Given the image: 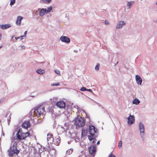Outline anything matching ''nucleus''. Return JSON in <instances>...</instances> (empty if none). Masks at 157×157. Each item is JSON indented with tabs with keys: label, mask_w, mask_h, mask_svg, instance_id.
<instances>
[{
	"label": "nucleus",
	"mask_w": 157,
	"mask_h": 157,
	"mask_svg": "<svg viewBox=\"0 0 157 157\" xmlns=\"http://www.w3.org/2000/svg\"><path fill=\"white\" fill-rule=\"evenodd\" d=\"M75 124L78 127H82L85 124V121L83 118L78 116L73 120Z\"/></svg>",
	"instance_id": "nucleus-1"
},
{
	"label": "nucleus",
	"mask_w": 157,
	"mask_h": 157,
	"mask_svg": "<svg viewBox=\"0 0 157 157\" xmlns=\"http://www.w3.org/2000/svg\"><path fill=\"white\" fill-rule=\"evenodd\" d=\"M30 133L27 132L26 133H23L21 128L19 129L16 134L17 139L19 140L25 139L29 136Z\"/></svg>",
	"instance_id": "nucleus-2"
},
{
	"label": "nucleus",
	"mask_w": 157,
	"mask_h": 157,
	"mask_svg": "<svg viewBox=\"0 0 157 157\" xmlns=\"http://www.w3.org/2000/svg\"><path fill=\"white\" fill-rule=\"evenodd\" d=\"M139 129L140 135L143 141H144L145 139V132L144 127V124L140 122L139 124Z\"/></svg>",
	"instance_id": "nucleus-3"
},
{
	"label": "nucleus",
	"mask_w": 157,
	"mask_h": 157,
	"mask_svg": "<svg viewBox=\"0 0 157 157\" xmlns=\"http://www.w3.org/2000/svg\"><path fill=\"white\" fill-rule=\"evenodd\" d=\"M52 9V6L48 7L47 9L46 8H42L40 11V16H43L45 14L47 13L50 12Z\"/></svg>",
	"instance_id": "nucleus-4"
},
{
	"label": "nucleus",
	"mask_w": 157,
	"mask_h": 157,
	"mask_svg": "<svg viewBox=\"0 0 157 157\" xmlns=\"http://www.w3.org/2000/svg\"><path fill=\"white\" fill-rule=\"evenodd\" d=\"M46 114V111L44 107L40 105V120L41 119H43L41 121H40V123L43 121Z\"/></svg>",
	"instance_id": "nucleus-5"
},
{
	"label": "nucleus",
	"mask_w": 157,
	"mask_h": 157,
	"mask_svg": "<svg viewBox=\"0 0 157 157\" xmlns=\"http://www.w3.org/2000/svg\"><path fill=\"white\" fill-rule=\"evenodd\" d=\"M17 148H10L8 150L9 155V156L12 157L14 154H18L19 152V151L17 149Z\"/></svg>",
	"instance_id": "nucleus-6"
},
{
	"label": "nucleus",
	"mask_w": 157,
	"mask_h": 157,
	"mask_svg": "<svg viewBox=\"0 0 157 157\" xmlns=\"http://www.w3.org/2000/svg\"><path fill=\"white\" fill-rule=\"evenodd\" d=\"M98 129L93 125H89V132L91 136L92 135H95V133H96Z\"/></svg>",
	"instance_id": "nucleus-7"
},
{
	"label": "nucleus",
	"mask_w": 157,
	"mask_h": 157,
	"mask_svg": "<svg viewBox=\"0 0 157 157\" xmlns=\"http://www.w3.org/2000/svg\"><path fill=\"white\" fill-rule=\"evenodd\" d=\"M135 117L133 115H130L128 118L127 122L129 125L133 124L135 122Z\"/></svg>",
	"instance_id": "nucleus-8"
},
{
	"label": "nucleus",
	"mask_w": 157,
	"mask_h": 157,
	"mask_svg": "<svg viewBox=\"0 0 157 157\" xmlns=\"http://www.w3.org/2000/svg\"><path fill=\"white\" fill-rule=\"evenodd\" d=\"M60 39L62 42L66 43H69L71 41V40L70 38L65 36H61Z\"/></svg>",
	"instance_id": "nucleus-9"
},
{
	"label": "nucleus",
	"mask_w": 157,
	"mask_h": 157,
	"mask_svg": "<svg viewBox=\"0 0 157 157\" xmlns=\"http://www.w3.org/2000/svg\"><path fill=\"white\" fill-rule=\"evenodd\" d=\"M56 105L59 108H64L66 106V103L63 101H60L56 103Z\"/></svg>",
	"instance_id": "nucleus-10"
},
{
	"label": "nucleus",
	"mask_w": 157,
	"mask_h": 157,
	"mask_svg": "<svg viewBox=\"0 0 157 157\" xmlns=\"http://www.w3.org/2000/svg\"><path fill=\"white\" fill-rule=\"evenodd\" d=\"M126 24L125 22L123 21H120L117 24L116 28L117 29H120Z\"/></svg>",
	"instance_id": "nucleus-11"
},
{
	"label": "nucleus",
	"mask_w": 157,
	"mask_h": 157,
	"mask_svg": "<svg viewBox=\"0 0 157 157\" xmlns=\"http://www.w3.org/2000/svg\"><path fill=\"white\" fill-rule=\"evenodd\" d=\"M88 150L89 153L94 157L96 151V148H88Z\"/></svg>",
	"instance_id": "nucleus-12"
},
{
	"label": "nucleus",
	"mask_w": 157,
	"mask_h": 157,
	"mask_svg": "<svg viewBox=\"0 0 157 157\" xmlns=\"http://www.w3.org/2000/svg\"><path fill=\"white\" fill-rule=\"evenodd\" d=\"M47 136V140L48 144H49V143L50 144L52 143L53 140V139L52 137L53 136L52 134L51 133L48 134Z\"/></svg>",
	"instance_id": "nucleus-13"
},
{
	"label": "nucleus",
	"mask_w": 157,
	"mask_h": 157,
	"mask_svg": "<svg viewBox=\"0 0 157 157\" xmlns=\"http://www.w3.org/2000/svg\"><path fill=\"white\" fill-rule=\"evenodd\" d=\"M22 126V127L27 128L30 127V124L29 121H25L23 123Z\"/></svg>",
	"instance_id": "nucleus-14"
},
{
	"label": "nucleus",
	"mask_w": 157,
	"mask_h": 157,
	"mask_svg": "<svg viewBox=\"0 0 157 157\" xmlns=\"http://www.w3.org/2000/svg\"><path fill=\"white\" fill-rule=\"evenodd\" d=\"M135 77L137 83L139 85H141L142 82V80L140 77L138 75H136Z\"/></svg>",
	"instance_id": "nucleus-15"
},
{
	"label": "nucleus",
	"mask_w": 157,
	"mask_h": 157,
	"mask_svg": "<svg viewBox=\"0 0 157 157\" xmlns=\"http://www.w3.org/2000/svg\"><path fill=\"white\" fill-rule=\"evenodd\" d=\"M39 107H36L33 109L32 110V112H33V115H35L37 117L39 116V112L38 110Z\"/></svg>",
	"instance_id": "nucleus-16"
},
{
	"label": "nucleus",
	"mask_w": 157,
	"mask_h": 157,
	"mask_svg": "<svg viewBox=\"0 0 157 157\" xmlns=\"http://www.w3.org/2000/svg\"><path fill=\"white\" fill-rule=\"evenodd\" d=\"M48 152L52 156H54L55 155L56 150L54 148H52L49 150Z\"/></svg>",
	"instance_id": "nucleus-17"
},
{
	"label": "nucleus",
	"mask_w": 157,
	"mask_h": 157,
	"mask_svg": "<svg viewBox=\"0 0 157 157\" xmlns=\"http://www.w3.org/2000/svg\"><path fill=\"white\" fill-rule=\"evenodd\" d=\"M23 19L22 17L19 16L17 17V21H16V23L17 25H21V20Z\"/></svg>",
	"instance_id": "nucleus-18"
},
{
	"label": "nucleus",
	"mask_w": 157,
	"mask_h": 157,
	"mask_svg": "<svg viewBox=\"0 0 157 157\" xmlns=\"http://www.w3.org/2000/svg\"><path fill=\"white\" fill-rule=\"evenodd\" d=\"M135 3V2L132 1L131 2H128L127 3V9H129Z\"/></svg>",
	"instance_id": "nucleus-19"
},
{
	"label": "nucleus",
	"mask_w": 157,
	"mask_h": 157,
	"mask_svg": "<svg viewBox=\"0 0 157 157\" xmlns=\"http://www.w3.org/2000/svg\"><path fill=\"white\" fill-rule=\"evenodd\" d=\"M10 27V25L9 24L0 25V28L3 29H6L9 28Z\"/></svg>",
	"instance_id": "nucleus-20"
},
{
	"label": "nucleus",
	"mask_w": 157,
	"mask_h": 157,
	"mask_svg": "<svg viewBox=\"0 0 157 157\" xmlns=\"http://www.w3.org/2000/svg\"><path fill=\"white\" fill-rule=\"evenodd\" d=\"M87 133V130L83 128H82V136L84 137L86 136Z\"/></svg>",
	"instance_id": "nucleus-21"
},
{
	"label": "nucleus",
	"mask_w": 157,
	"mask_h": 157,
	"mask_svg": "<svg viewBox=\"0 0 157 157\" xmlns=\"http://www.w3.org/2000/svg\"><path fill=\"white\" fill-rule=\"evenodd\" d=\"M78 112L79 114L80 113H82V112L86 114V117H87L89 118V116L87 114V113L85 112V111L83 109H81L80 108H78Z\"/></svg>",
	"instance_id": "nucleus-22"
},
{
	"label": "nucleus",
	"mask_w": 157,
	"mask_h": 157,
	"mask_svg": "<svg viewBox=\"0 0 157 157\" xmlns=\"http://www.w3.org/2000/svg\"><path fill=\"white\" fill-rule=\"evenodd\" d=\"M73 151V149L72 148H70L68 149V150H67L66 151V155H71Z\"/></svg>",
	"instance_id": "nucleus-23"
},
{
	"label": "nucleus",
	"mask_w": 157,
	"mask_h": 157,
	"mask_svg": "<svg viewBox=\"0 0 157 157\" xmlns=\"http://www.w3.org/2000/svg\"><path fill=\"white\" fill-rule=\"evenodd\" d=\"M140 103V101L137 98H135L132 101V103L136 105H138Z\"/></svg>",
	"instance_id": "nucleus-24"
},
{
	"label": "nucleus",
	"mask_w": 157,
	"mask_h": 157,
	"mask_svg": "<svg viewBox=\"0 0 157 157\" xmlns=\"http://www.w3.org/2000/svg\"><path fill=\"white\" fill-rule=\"evenodd\" d=\"M73 92L74 93H76L78 94V96H81L83 94L81 93L80 91H78L77 90L73 89Z\"/></svg>",
	"instance_id": "nucleus-25"
},
{
	"label": "nucleus",
	"mask_w": 157,
	"mask_h": 157,
	"mask_svg": "<svg viewBox=\"0 0 157 157\" xmlns=\"http://www.w3.org/2000/svg\"><path fill=\"white\" fill-rule=\"evenodd\" d=\"M96 134H96L95 135H92V136L90 135V136H88V138L89 140L90 141H91L92 140L94 139V137L95 138L96 137H97V136H96Z\"/></svg>",
	"instance_id": "nucleus-26"
},
{
	"label": "nucleus",
	"mask_w": 157,
	"mask_h": 157,
	"mask_svg": "<svg viewBox=\"0 0 157 157\" xmlns=\"http://www.w3.org/2000/svg\"><path fill=\"white\" fill-rule=\"evenodd\" d=\"M42 2L45 4H49L52 1V0H41Z\"/></svg>",
	"instance_id": "nucleus-27"
},
{
	"label": "nucleus",
	"mask_w": 157,
	"mask_h": 157,
	"mask_svg": "<svg viewBox=\"0 0 157 157\" xmlns=\"http://www.w3.org/2000/svg\"><path fill=\"white\" fill-rule=\"evenodd\" d=\"M60 143V140L59 138H57V139L56 142V143H54V144H55L56 146H58L59 145Z\"/></svg>",
	"instance_id": "nucleus-28"
},
{
	"label": "nucleus",
	"mask_w": 157,
	"mask_h": 157,
	"mask_svg": "<svg viewBox=\"0 0 157 157\" xmlns=\"http://www.w3.org/2000/svg\"><path fill=\"white\" fill-rule=\"evenodd\" d=\"M64 126L66 127V128H63V127H61V128H63L64 129V131H65L68 128V126H67V124L66 123H64Z\"/></svg>",
	"instance_id": "nucleus-29"
},
{
	"label": "nucleus",
	"mask_w": 157,
	"mask_h": 157,
	"mask_svg": "<svg viewBox=\"0 0 157 157\" xmlns=\"http://www.w3.org/2000/svg\"><path fill=\"white\" fill-rule=\"evenodd\" d=\"M99 66H100V64L99 63L98 64H97V65H96L95 67V70L97 71H98V70L99 69Z\"/></svg>",
	"instance_id": "nucleus-30"
},
{
	"label": "nucleus",
	"mask_w": 157,
	"mask_h": 157,
	"mask_svg": "<svg viewBox=\"0 0 157 157\" xmlns=\"http://www.w3.org/2000/svg\"><path fill=\"white\" fill-rule=\"evenodd\" d=\"M24 37V36H21L16 37H15V39L16 40H18L19 39H20V40H22L23 38V37Z\"/></svg>",
	"instance_id": "nucleus-31"
},
{
	"label": "nucleus",
	"mask_w": 157,
	"mask_h": 157,
	"mask_svg": "<svg viewBox=\"0 0 157 157\" xmlns=\"http://www.w3.org/2000/svg\"><path fill=\"white\" fill-rule=\"evenodd\" d=\"M51 86H58L59 85V83H53V84H51Z\"/></svg>",
	"instance_id": "nucleus-32"
},
{
	"label": "nucleus",
	"mask_w": 157,
	"mask_h": 157,
	"mask_svg": "<svg viewBox=\"0 0 157 157\" xmlns=\"http://www.w3.org/2000/svg\"><path fill=\"white\" fill-rule=\"evenodd\" d=\"M80 90L81 91H86V88L85 87L83 86L80 89Z\"/></svg>",
	"instance_id": "nucleus-33"
},
{
	"label": "nucleus",
	"mask_w": 157,
	"mask_h": 157,
	"mask_svg": "<svg viewBox=\"0 0 157 157\" xmlns=\"http://www.w3.org/2000/svg\"><path fill=\"white\" fill-rule=\"evenodd\" d=\"M15 3V0H11L10 5H12Z\"/></svg>",
	"instance_id": "nucleus-34"
},
{
	"label": "nucleus",
	"mask_w": 157,
	"mask_h": 157,
	"mask_svg": "<svg viewBox=\"0 0 157 157\" xmlns=\"http://www.w3.org/2000/svg\"><path fill=\"white\" fill-rule=\"evenodd\" d=\"M54 72L56 74H59L60 73V71L58 70H55Z\"/></svg>",
	"instance_id": "nucleus-35"
},
{
	"label": "nucleus",
	"mask_w": 157,
	"mask_h": 157,
	"mask_svg": "<svg viewBox=\"0 0 157 157\" xmlns=\"http://www.w3.org/2000/svg\"><path fill=\"white\" fill-rule=\"evenodd\" d=\"M45 73V71L44 70L40 69V74H43Z\"/></svg>",
	"instance_id": "nucleus-36"
},
{
	"label": "nucleus",
	"mask_w": 157,
	"mask_h": 157,
	"mask_svg": "<svg viewBox=\"0 0 157 157\" xmlns=\"http://www.w3.org/2000/svg\"><path fill=\"white\" fill-rule=\"evenodd\" d=\"M122 146V142L121 141H120L118 143V147H121Z\"/></svg>",
	"instance_id": "nucleus-37"
},
{
	"label": "nucleus",
	"mask_w": 157,
	"mask_h": 157,
	"mask_svg": "<svg viewBox=\"0 0 157 157\" xmlns=\"http://www.w3.org/2000/svg\"><path fill=\"white\" fill-rule=\"evenodd\" d=\"M109 157H116V156L112 154V153H111L109 154Z\"/></svg>",
	"instance_id": "nucleus-38"
},
{
	"label": "nucleus",
	"mask_w": 157,
	"mask_h": 157,
	"mask_svg": "<svg viewBox=\"0 0 157 157\" xmlns=\"http://www.w3.org/2000/svg\"><path fill=\"white\" fill-rule=\"evenodd\" d=\"M105 24L107 25H108L109 24V22L107 20H105Z\"/></svg>",
	"instance_id": "nucleus-39"
},
{
	"label": "nucleus",
	"mask_w": 157,
	"mask_h": 157,
	"mask_svg": "<svg viewBox=\"0 0 157 157\" xmlns=\"http://www.w3.org/2000/svg\"><path fill=\"white\" fill-rule=\"evenodd\" d=\"M86 91H88L90 92H91V93H93L92 90L90 89H86Z\"/></svg>",
	"instance_id": "nucleus-40"
},
{
	"label": "nucleus",
	"mask_w": 157,
	"mask_h": 157,
	"mask_svg": "<svg viewBox=\"0 0 157 157\" xmlns=\"http://www.w3.org/2000/svg\"><path fill=\"white\" fill-rule=\"evenodd\" d=\"M74 107L77 109H78L79 108L78 106L77 105H74Z\"/></svg>",
	"instance_id": "nucleus-41"
},
{
	"label": "nucleus",
	"mask_w": 157,
	"mask_h": 157,
	"mask_svg": "<svg viewBox=\"0 0 157 157\" xmlns=\"http://www.w3.org/2000/svg\"><path fill=\"white\" fill-rule=\"evenodd\" d=\"M26 33H27V32L26 31L25 32L24 35H23V36H25V35L26 34Z\"/></svg>",
	"instance_id": "nucleus-42"
},
{
	"label": "nucleus",
	"mask_w": 157,
	"mask_h": 157,
	"mask_svg": "<svg viewBox=\"0 0 157 157\" xmlns=\"http://www.w3.org/2000/svg\"><path fill=\"white\" fill-rule=\"evenodd\" d=\"M36 72L38 74H39V69H38L37 70Z\"/></svg>",
	"instance_id": "nucleus-43"
},
{
	"label": "nucleus",
	"mask_w": 157,
	"mask_h": 157,
	"mask_svg": "<svg viewBox=\"0 0 157 157\" xmlns=\"http://www.w3.org/2000/svg\"><path fill=\"white\" fill-rule=\"evenodd\" d=\"M100 144V141H98L97 142V145H98L99 144Z\"/></svg>",
	"instance_id": "nucleus-44"
},
{
	"label": "nucleus",
	"mask_w": 157,
	"mask_h": 157,
	"mask_svg": "<svg viewBox=\"0 0 157 157\" xmlns=\"http://www.w3.org/2000/svg\"><path fill=\"white\" fill-rule=\"evenodd\" d=\"M89 147H96L94 145H91Z\"/></svg>",
	"instance_id": "nucleus-45"
},
{
	"label": "nucleus",
	"mask_w": 157,
	"mask_h": 157,
	"mask_svg": "<svg viewBox=\"0 0 157 157\" xmlns=\"http://www.w3.org/2000/svg\"><path fill=\"white\" fill-rule=\"evenodd\" d=\"M2 38V35L1 34H0V40H1Z\"/></svg>",
	"instance_id": "nucleus-46"
},
{
	"label": "nucleus",
	"mask_w": 157,
	"mask_h": 157,
	"mask_svg": "<svg viewBox=\"0 0 157 157\" xmlns=\"http://www.w3.org/2000/svg\"><path fill=\"white\" fill-rule=\"evenodd\" d=\"M81 153L82 154H83L84 153V151H81Z\"/></svg>",
	"instance_id": "nucleus-47"
},
{
	"label": "nucleus",
	"mask_w": 157,
	"mask_h": 157,
	"mask_svg": "<svg viewBox=\"0 0 157 157\" xmlns=\"http://www.w3.org/2000/svg\"><path fill=\"white\" fill-rule=\"evenodd\" d=\"M47 147H50V145H48L47 146Z\"/></svg>",
	"instance_id": "nucleus-48"
},
{
	"label": "nucleus",
	"mask_w": 157,
	"mask_h": 157,
	"mask_svg": "<svg viewBox=\"0 0 157 157\" xmlns=\"http://www.w3.org/2000/svg\"><path fill=\"white\" fill-rule=\"evenodd\" d=\"M2 45H1L0 46V48H2Z\"/></svg>",
	"instance_id": "nucleus-49"
},
{
	"label": "nucleus",
	"mask_w": 157,
	"mask_h": 157,
	"mask_svg": "<svg viewBox=\"0 0 157 157\" xmlns=\"http://www.w3.org/2000/svg\"><path fill=\"white\" fill-rule=\"evenodd\" d=\"M43 62H44V61L41 62H40V63H43Z\"/></svg>",
	"instance_id": "nucleus-50"
},
{
	"label": "nucleus",
	"mask_w": 157,
	"mask_h": 157,
	"mask_svg": "<svg viewBox=\"0 0 157 157\" xmlns=\"http://www.w3.org/2000/svg\"><path fill=\"white\" fill-rule=\"evenodd\" d=\"M41 155L40 154V157H42L41 156Z\"/></svg>",
	"instance_id": "nucleus-51"
},
{
	"label": "nucleus",
	"mask_w": 157,
	"mask_h": 157,
	"mask_svg": "<svg viewBox=\"0 0 157 157\" xmlns=\"http://www.w3.org/2000/svg\"><path fill=\"white\" fill-rule=\"evenodd\" d=\"M40 146L41 147H42V145H40Z\"/></svg>",
	"instance_id": "nucleus-52"
},
{
	"label": "nucleus",
	"mask_w": 157,
	"mask_h": 157,
	"mask_svg": "<svg viewBox=\"0 0 157 157\" xmlns=\"http://www.w3.org/2000/svg\"><path fill=\"white\" fill-rule=\"evenodd\" d=\"M155 4L156 5H157V1L156 2V3H155Z\"/></svg>",
	"instance_id": "nucleus-53"
},
{
	"label": "nucleus",
	"mask_w": 157,
	"mask_h": 157,
	"mask_svg": "<svg viewBox=\"0 0 157 157\" xmlns=\"http://www.w3.org/2000/svg\"><path fill=\"white\" fill-rule=\"evenodd\" d=\"M118 62H116V64H117L118 63Z\"/></svg>",
	"instance_id": "nucleus-54"
},
{
	"label": "nucleus",
	"mask_w": 157,
	"mask_h": 157,
	"mask_svg": "<svg viewBox=\"0 0 157 157\" xmlns=\"http://www.w3.org/2000/svg\"><path fill=\"white\" fill-rule=\"evenodd\" d=\"M48 157L47 156V157Z\"/></svg>",
	"instance_id": "nucleus-55"
},
{
	"label": "nucleus",
	"mask_w": 157,
	"mask_h": 157,
	"mask_svg": "<svg viewBox=\"0 0 157 157\" xmlns=\"http://www.w3.org/2000/svg\"><path fill=\"white\" fill-rule=\"evenodd\" d=\"M1 122V121H0V122Z\"/></svg>",
	"instance_id": "nucleus-56"
}]
</instances>
